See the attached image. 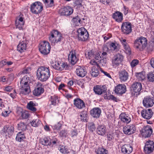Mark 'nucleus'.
<instances>
[{
	"label": "nucleus",
	"instance_id": "obj_47",
	"mask_svg": "<svg viewBox=\"0 0 154 154\" xmlns=\"http://www.w3.org/2000/svg\"><path fill=\"white\" fill-rule=\"evenodd\" d=\"M98 63V64H97L98 66H106V60L102 58Z\"/></svg>",
	"mask_w": 154,
	"mask_h": 154
},
{
	"label": "nucleus",
	"instance_id": "obj_5",
	"mask_svg": "<svg viewBox=\"0 0 154 154\" xmlns=\"http://www.w3.org/2000/svg\"><path fill=\"white\" fill-rule=\"evenodd\" d=\"M78 38L79 41H85L87 40L89 37L88 33L87 30L84 28L78 29L77 31Z\"/></svg>",
	"mask_w": 154,
	"mask_h": 154
},
{
	"label": "nucleus",
	"instance_id": "obj_30",
	"mask_svg": "<svg viewBox=\"0 0 154 154\" xmlns=\"http://www.w3.org/2000/svg\"><path fill=\"white\" fill-rule=\"evenodd\" d=\"M101 113L100 109L98 107L94 108L91 111V114L94 118H99Z\"/></svg>",
	"mask_w": 154,
	"mask_h": 154
},
{
	"label": "nucleus",
	"instance_id": "obj_36",
	"mask_svg": "<svg viewBox=\"0 0 154 154\" xmlns=\"http://www.w3.org/2000/svg\"><path fill=\"white\" fill-rule=\"evenodd\" d=\"M25 139V137L23 132H19L16 138V140L20 142L23 140Z\"/></svg>",
	"mask_w": 154,
	"mask_h": 154
},
{
	"label": "nucleus",
	"instance_id": "obj_34",
	"mask_svg": "<svg viewBox=\"0 0 154 154\" xmlns=\"http://www.w3.org/2000/svg\"><path fill=\"white\" fill-rule=\"evenodd\" d=\"M40 142L42 145L44 146H50L52 144L51 140L49 138L45 137L40 139Z\"/></svg>",
	"mask_w": 154,
	"mask_h": 154
},
{
	"label": "nucleus",
	"instance_id": "obj_20",
	"mask_svg": "<svg viewBox=\"0 0 154 154\" xmlns=\"http://www.w3.org/2000/svg\"><path fill=\"white\" fill-rule=\"evenodd\" d=\"M94 91L97 94L101 95L106 91V88L104 85H97L94 88Z\"/></svg>",
	"mask_w": 154,
	"mask_h": 154
},
{
	"label": "nucleus",
	"instance_id": "obj_41",
	"mask_svg": "<svg viewBox=\"0 0 154 154\" xmlns=\"http://www.w3.org/2000/svg\"><path fill=\"white\" fill-rule=\"evenodd\" d=\"M41 122L38 119H33V120L30 122L31 125L34 127H38L41 124Z\"/></svg>",
	"mask_w": 154,
	"mask_h": 154
},
{
	"label": "nucleus",
	"instance_id": "obj_12",
	"mask_svg": "<svg viewBox=\"0 0 154 154\" xmlns=\"http://www.w3.org/2000/svg\"><path fill=\"white\" fill-rule=\"evenodd\" d=\"M141 84L140 82H136L133 83L131 86V90L133 91L134 95H138L142 89Z\"/></svg>",
	"mask_w": 154,
	"mask_h": 154
},
{
	"label": "nucleus",
	"instance_id": "obj_25",
	"mask_svg": "<svg viewBox=\"0 0 154 154\" xmlns=\"http://www.w3.org/2000/svg\"><path fill=\"white\" fill-rule=\"evenodd\" d=\"M132 147L130 144H125L121 147L122 152L124 154H129L132 152Z\"/></svg>",
	"mask_w": 154,
	"mask_h": 154
},
{
	"label": "nucleus",
	"instance_id": "obj_43",
	"mask_svg": "<svg viewBox=\"0 0 154 154\" xmlns=\"http://www.w3.org/2000/svg\"><path fill=\"white\" fill-rule=\"evenodd\" d=\"M62 126V124L59 122L52 126V127L54 130H59L61 129Z\"/></svg>",
	"mask_w": 154,
	"mask_h": 154
},
{
	"label": "nucleus",
	"instance_id": "obj_16",
	"mask_svg": "<svg viewBox=\"0 0 154 154\" xmlns=\"http://www.w3.org/2000/svg\"><path fill=\"white\" fill-rule=\"evenodd\" d=\"M72 8L69 6H66L61 8L60 10V13L61 15L69 16L73 12Z\"/></svg>",
	"mask_w": 154,
	"mask_h": 154
},
{
	"label": "nucleus",
	"instance_id": "obj_6",
	"mask_svg": "<svg viewBox=\"0 0 154 154\" xmlns=\"http://www.w3.org/2000/svg\"><path fill=\"white\" fill-rule=\"evenodd\" d=\"M43 6L40 2H35L32 3L30 6L31 11L35 14H38L42 10Z\"/></svg>",
	"mask_w": 154,
	"mask_h": 154
},
{
	"label": "nucleus",
	"instance_id": "obj_24",
	"mask_svg": "<svg viewBox=\"0 0 154 154\" xmlns=\"http://www.w3.org/2000/svg\"><path fill=\"white\" fill-rule=\"evenodd\" d=\"M14 128L11 126H5L4 127L2 131V133H4L6 134V135H8L9 136H11L14 132Z\"/></svg>",
	"mask_w": 154,
	"mask_h": 154
},
{
	"label": "nucleus",
	"instance_id": "obj_51",
	"mask_svg": "<svg viewBox=\"0 0 154 154\" xmlns=\"http://www.w3.org/2000/svg\"><path fill=\"white\" fill-rule=\"evenodd\" d=\"M60 152L62 153H67L69 152H68V149L66 146H62L59 148Z\"/></svg>",
	"mask_w": 154,
	"mask_h": 154
},
{
	"label": "nucleus",
	"instance_id": "obj_42",
	"mask_svg": "<svg viewBox=\"0 0 154 154\" xmlns=\"http://www.w3.org/2000/svg\"><path fill=\"white\" fill-rule=\"evenodd\" d=\"M30 80L29 78L27 76H25L22 79L20 83L30 84Z\"/></svg>",
	"mask_w": 154,
	"mask_h": 154
},
{
	"label": "nucleus",
	"instance_id": "obj_10",
	"mask_svg": "<svg viewBox=\"0 0 154 154\" xmlns=\"http://www.w3.org/2000/svg\"><path fill=\"white\" fill-rule=\"evenodd\" d=\"M30 84H20L19 89L20 94L26 95L29 94L31 92Z\"/></svg>",
	"mask_w": 154,
	"mask_h": 154
},
{
	"label": "nucleus",
	"instance_id": "obj_2",
	"mask_svg": "<svg viewBox=\"0 0 154 154\" xmlns=\"http://www.w3.org/2000/svg\"><path fill=\"white\" fill-rule=\"evenodd\" d=\"M135 47L140 51H143L146 47L147 44L146 38L143 37H141L137 38L134 41Z\"/></svg>",
	"mask_w": 154,
	"mask_h": 154
},
{
	"label": "nucleus",
	"instance_id": "obj_52",
	"mask_svg": "<svg viewBox=\"0 0 154 154\" xmlns=\"http://www.w3.org/2000/svg\"><path fill=\"white\" fill-rule=\"evenodd\" d=\"M114 134L112 132L108 133L107 135V140L108 141H112L114 139Z\"/></svg>",
	"mask_w": 154,
	"mask_h": 154
},
{
	"label": "nucleus",
	"instance_id": "obj_31",
	"mask_svg": "<svg viewBox=\"0 0 154 154\" xmlns=\"http://www.w3.org/2000/svg\"><path fill=\"white\" fill-rule=\"evenodd\" d=\"M112 17L116 21L121 22L123 20V15L122 13L116 11L112 14Z\"/></svg>",
	"mask_w": 154,
	"mask_h": 154
},
{
	"label": "nucleus",
	"instance_id": "obj_40",
	"mask_svg": "<svg viewBox=\"0 0 154 154\" xmlns=\"http://www.w3.org/2000/svg\"><path fill=\"white\" fill-rule=\"evenodd\" d=\"M51 105H58L59 102V100L58 99L57 96H52L51 97Z\"/></svg>",
	"mask_w": 154,
	"mask_h": 154
},
{
	"label": "nucleus",
	"instance_id": "obj_28",
	"mask_svg": "<svg viewBox=\"0 0 154 154\" xmlns=\"http://www.w3.org/2000/svg\"><path fill=\"white\" fill-rule=\"evenodd\" d=\"M27 44V42L26 41L20 42L17 46V50L21 53L23 52L26 50Z\"/></svg>",
	"mask_w": 154,
	"mask_h": 154
},
{
	"label": "nucleus",
	"instance_id": "obj_58",
	"mask_svg": "<svg viewBox=\"0 0 154 154\" xmlns=\"http://www.w3.org/2000/svg\"><path fill=\"white\" fill-rule=\"evenodd\" d=\"M110 47L112 50H116L117 49V46H116V44L114 43H112L110 44Z\"/></svg>",
	"mask_w": 154,
	"mask_h": 154
},
{
	"label": "nucleus",
	"instance_id": "obj_49",
	"mask_svg": "<svg viewBox=\"0 0 154 154\" xmlns=\"http://www.w3.org/2000/svg\"><path fill=\"white\" fill-rule=\"evenodd\" d=\"M88 128L90 131L93 132L95 128V125L93 122H90L88 125Z\"/></svg>",
	"mask_w": 154,
	"mask_h": 154
},
{
	"label": "nucleus",
	"instance_id": "obj_60",
	"mask_svg": "<svg viewBox=\"0 0 154 154\" xmlns=\"http://www.w3.org/2000/svg\"><path fill=\"white\" fill-rule=\"evenodd\" d=\"M27 108L32 112H35L36 111V109L34 106H26Z\"/></svg>",
	"mask_w": 154,
	"mask_h": 154
},
{
	"label": "nucleus",
	"instance_id": "obj_64",
	"mask_svg": "<svg viewBox=\"0 0 154 154\" xmlns=\"http://www.w3.org/2000/svg\"><path fill=\"white\" fill-rule=\"evenodd\" d=\"M101 72L103 73L105 75H106L107 77H108L109 78H111V76L110 75V74H109V73L108 72H105L102 70H101Z\"/></svg>",
	"mask_w": 154,
	"mask_h": 154
},
{
	"label": "nucleus",
	"instance_id": "obj_45",
	"mask_svg": "<svg viewBox=\"0 0 154 154\" xmlns=\"http://www.w3.org/2000/svg\"><path fill=\"white\" fill-rule=\"evenodd\" d=\"M44 2L47 7H51L54 5L53 0H45Z\"/></svg>",
	"mask_w": 154,
	"mask_h": 154
},
{
	"label": "nucleus",
	"instance_id": "obj_15",
	"mask_svg": "<svg viewBox=\"0 0 154 154\" xmlns=\"http://www.w3.org/2000/svg\"><path fill=\"white\" fill-rule=\"evenodd\" d=\"M141 132L142 136L146 138L151 135L152 133V130L150 126L147 125L144 127L141 131Z\"/></svg>",
	"mask_w": 154,
	"mask_h": 154
},
{
	"label": "nucleus",
	"instance_id": "obj_61",
	"mask_svg": "<svg viewBox=\"0 0 154 154\" xmlns=\"http://www.w3.org/2000/svg\"><path fill=\"white\" fill-rule=\"evenodd\" d=\"M111 1V0H100V2L105 5H109Z\"/></svg>",
	"mask_w": 154,
	"mask_h": 154
},
{
	"label": "nucleus",
	"instance_id": "obj_35",
	"mask_svg": "<svg viewBox=\"0 0 154 154\" xmlns=\"http://www.w3.org/2000/svg\"><path fill=\"white\" fill-rule=\"evenodd\" d=\"M88 116L87 111H83L80 113L79 117L81 121L85 122H87Z\"/></svg>",
	"mask_w": 154,
	"mask_h": 154
},
{
	"label": "nucleus",
	"instance_id": "obj_8",
	"mask_svg": "<svg viewBox=\"0 0 154 154\" xmlns=\"http://www.w3.org/2000/svg\"><path fill=\"white\" fill-rule=\"evenodd\" d=\"M124 57L121 54L118 53L116 54L112 59L113 66H118L120 64L122 61Z\"/></svg>",
	"mask_w": 154,
	"mask_h": 154
},
{
	"label": "nucleus",
	"instance_id": "obj_54",
	"mask_svg": "<svg viewBox=\"0 0 154 154\" xmlns=\"http://www.w3.org/2000/svg\"><path fill=\"white\" fill-rule=\"evenodd\" d=\"M94 58L95 59L94 61H96L97 62V63L99 62V60L102 58L100 56V54L98 53L95 55H94Z\"/></svg>",
	"mask_w": 154,
	"mask_h": 154
},
{
	"label": "nucleus",
	"instance_id": "obj_50",
	"mask_svg": "<svg viewBox=\"0 0 154 154\" xmlns=\"http://www.w3.org/2000/svg\"><path fill=\"white\" fill-rule=\"evenodd\" d=\"M85 55L87 58L90 59L94 56V52L92 51H90L88 52H86L85 53Z\"/></svg>",
	"mask_w": 154,
	"mask_h": 154
},
{
	"label": "nucleus",
	"instance_id": "obj_37",
	"mask_svg": "<svg viewBox=\"0 0 154 154\" xmlns=\"http://www.w3.org/2000/svg\"><path fill=\"white\" fill-rule=\"evenodd\" d=\"M74 104L75 106H85L83 101L81 99L77 98L74 100Z\"/></svg>",
	"mask_w": 154,
	"mask_h": 154
},
{
	"label": "nucleus",
	"instance_id": "obj_33",
	"mask_svg": "<svg viewBox=\"0 0 154 154\" xmlns=\"http://www.w3.org/2000/svg\"><path fill=\"white\" fill-rule=\"evenodd\" d=\"M24 23V22L23 20V18L20 17L17 19L15 21V24L16 28L21 30L22 29Z\"/></svg>",
	"mask_w": 154,
	"mask_h": 154
},
{
	"label": "nucleus",
	"instance_id": "obj_57",
	"mask_svg": "<svg viewBox=\"0 0 154 154\" xmlns=\"http://www.w3.org/2000/svg\"><path fill=\"white\" fill-rule=\"evenodd\" d=\"M13 89L11 86H8L4 87V90L7 92H10Z\"/></svg>",
	"mask_w": 154,
	"mask_h": 154
},
{
	"label": "nucleus",
	"instance_id": "obj_44",
	"mask_svg": "<svg viewBox=\"0 0 154 154\" xmlns=\"http://www.w3.org/2000/svg\"><path fill=\"white\" fill-rule=\"evenodd\" d=\"M30 114L28 112L26 111H23L21 114V117L23 119H26L29 117Z\"/></svg>",
	"mask_w": 154,
	"mask_h": 154
},
{
	"label": "nucleus",
	"instance_id": "obj_14",
	"mask_svg": "<svg viewBox=\"0 0 154 154\" xmlns=\"http://www.w3.org/2000/svg\"><path fill=\"white\" fill-rule=\"evenodd\" d=\"M52 66L56 70H62L65 68L66 64L65 63L59 61H53L51 63Z\"/></svg>",
	"mask_w": 154,
	"mask_h": 154
},
{
	"label": "nucleus",
	"instance_id": "obj_19",
	"mask_svg": "<svg viewBox=\"0 0 154 154\" xmlns=\"http://www.w3.org/2000/svg\"><path fill=\"white\" fill-rule=\"evenodd\" d=\"M75 51H72L68 56V60L72 65H74L78 60Z\"/></svg>",
	"mask_w": 154,
	"mask_h": 154
},
{
	"label": "nucleus",
	"instance_id": "obj_32",
	"mask_svg": "<svg viewBox=\"0 0 154 154\" xmlns=\"http://www.w3.org/2000/svg\"><path fill=\"white\" fill-rule=\"evenodd\" d=\"M106 128L104 126L99 125L97 127V132L99 135L103 136L106 134Z\"/></svg>",
	"mask_w": 154,
	"mask_h": 154
},
{
	"label": "nucleus",
	"instance_id": "obj_38",
	"mask_svg": "<svg viewBox=\"0 0 154 154\" xmlns=\"http://www.w3.org/2000/svg\"><path fill=\"white\" fill-rule=\"evenodd\" d=\"M135 75L139 81L143 80L145 78V72H143L136 73Z\"/></svg>",
	"mask_w": 154,
	"mask_h": 154
},
{
	"label": "nucleus",
	"instance_id": "obj_4",
	"mask_svg": "<svg viewBox=\"0 0 154 154\" xmlns=\"http://www.w3.org/2000/svg\"><path fill=\"white\" fill-rule=\"evenodd\" d=\"M50 49V45L47 41H43L40 43L39 49L42 54L44 55L48 54L49 53Z\"/></svg>",
	"mask_w": 154,
	"mask_h": 154
},
{
	"label": "nucleus",
	"instance_id": "obj_55",
	"mask_svg": "<svg viewBox=\"0 0 154 154\" xmlns=\"http://www.w3.org/2000/svg\"><path fill=\"white\" fill-rule=\"evenodd\" d=\"M139 61L137 60H134L131 63L132 67H134L138 64Z\"/></svg>",
	"mask_w": 154,
	"mask_h": 154
},
{
	"label": "nucleus",
	"instance_id": "obj_7",
	"mask_svg": "<svg viewBox=\"0 0 154 154\" xmlns=\"http://www.w3.org/2000/svg\"><path fill=\"white\" fill-rule=\"evenodd\" d=\"M90 63L92 65L90 73L91 76L94 77H97L99 74L98 70L99 66L97 63L94 60H91Z\"/></svg>",
	"mask_w": 154,
	"mask_h": 154
},
{
	"label": "nucleus",
	"instance_id": "obj_59",
	"mask_svg": "<svg viewBox=\"0 0 154 154\" xmlns=\"http://www.w3.org/2000/svg\"><path fill=\"white\" fill-rule=\"evenodd\" d=\"M11 112L10 110L5 111L2 112V115L4 117H7L8 116V115Z\"/></svg>",
	"mask_w": 154,
	"mask_h": 154
},
{
	"label": "nucleus",
	"instance_id": "obj_18",
	"mask_svg": "<svg viewBox=\"0 0 154 154\" xmlns=\"http://www.w3.org/2000/svg\"><path fill=\"white\" fill-rule=\"evenodd\" d=\"M76 73L79 77H84L87 73V71L85 68L83 66H78L76 67Z\"/></svg>",
	"mask_w": 154,
	"mask_h": 154
},
{
	"label": "nucleus",
	"instance_id": "obj_62",
	"mask_svg": "<svg viewBox=\"0 0 154 154\" xmlns=\"http://www.w3.org/2000/svg\"><path fill=\"white\" fill-rule=\"evenodd\" d=\"M52 144L50 146L51 147H53V146L56 144L57 143H58V140L56 138H54L51 141Z\"/></svg>",
	"mask_w": 154,
	"mask_h": 154
},
{
	"label": "nucleus",
	"instance_id": "obj_56",
	"mask_svg": "<svg viewBox=\"0 0 154 154\" xmlns=\"http://www.w3.org/2000/svg\"><path fill=\"white\" fill-rule=\"evenodd\" d=\"M77 84L82 88H84V81L82 80H78L77 82Z\"/></svg>",
	"mask_w": 154,
	"mask_h": 154
},
{
	"label": "nucleus",
	"instance_id": "obj_29",
	"mask_svg": "<svg viewBox=\"0 0 154 154\" xmlns=\"http://www.w3.org/2000/svg\"><path fill=\"white\" fill-rule=\"evenodd\" d=\"M144 106H153L154 104V100L148 97L144 98L143 100Z\"/></svg>",
	"mask_w": 154,
	"mask_h": 154
},
{
	"label": "nucleus",
	"instance_id": "obj_53",
	"mask_svg": "<svg viewBox=\"0 0 154 154\" xmlns=\"http://www.w3.org/2000/svg\"><path fill=\"white\" fill-rule=\"evenodd\" d=\"M148 79L150 81L153 82L154 81V71L149 72L148 74Z\"/></svg>",
	"mask_w": 154,
	"mask_h": 154
},
{
	"label": "nucleus",
	"instance_id": "obj_46",
	"mask_svg": "<svg viewBox=\"0 0 154 154\" xmlns=\"http://www.w3.org/2000/svg\"><path fill=\"white\" fill-rule=\"evenodd\" d=\"M97 154H107L108 151L103 148H99L97 151Z\"/></svg>",
	"mask_w": 154,
	"mask_h": 154
},
{
	"label": "nucleus",
	"instance_id": "obj_26",
	"mask_svg": "<svg viewBox=\"0 0 154 154\" xmlns=\"http://www.w3.org/2000/svg\"><path fill=\"white\" fill-rule=\"evenodd\" d=\"M128 72L125 70H122L119 72V78L121 82L126 81L128 79Z\"/></svg>",
	"mask_w": 154,
	"mask_h": 154
},
{
	"label": "nucleus",
	"instance_id": "obj_13",
	"mask_svg": "<svg viewBox=\"0 0 154 154\" xmlns=\"http://www.w3.org/2000/svg\"><path fill=\"white\" fill-rule=\"evenodd\" d=\"M121 29L124 34H128L131 33L132 31L131 23L128 22L123 23L122 24Z\"/></svg>",
	"mask_w": 154,
	"mask_h": 154
},
{
	"label": "nucleus",
	"instance_id": "obj_1",
	"mask_svg": "<svg viewBox=\"0 0 154 154\" xmlns=\"http://www.w3.org/2000/svg\"><path fill=\"white\" fill-rule=\"evenodd\" d=\"M37 78L41 81L44 82L48 80L50 75L49 67L42 66L39 68L37 72Z\"/></svg>",
	"mask_w": 154,
	"mask_h": 154
},
{
	"label": "nucleus",
	"instance_id": "obj_21",
	"mask_svg": "<svg viewBox=\"0 0 154 154\" xmlns=\"http://www.w3.org/2000/svg\"><path fill=\"white\" fill-rule=\"evenodd\" d=\"M120 41L123 46L125 52L127 54H131V50L129 45L128 44L126 40L121 38L120 39Z\"/></svg>",
	"mask_w": 154,
	"mask_h": 154
},
{
	"label": "nucleus",
	"instance_id": "obj_3",
	"mask_svg": "<svg viewBox=\"0 0 154 154\" xmlns=\"http://www.w3.org/2000/svg\"><path fill=\"white\" fill-rule=\"evenodd\" d=\"M62 38L61 33L57 30H54L50 33L49 41L52 45H54L56 43L60 42Z\"/></svg>",
	"mask_w": 154,
	"mask_h": 154
},
{
	"label": "nucleus",
	"instance_id": "obj_22",
	"mask_svg": "<svg viewBox=\"0 0 154 154\" xmlns=\"http://www.w3.org/2000/svg\"><path fill=\"white\" fill-rule=\"evenodd\" d=\"M44 91L43 86L40 83L38 84L37 87L33 91V94L35 96H38L43 93Z\"/></svg>",
	"mask_w": 154,
	"mask_h": 154
},
{
	"label": "nucleus",
	"instance_id": "obj_48",
	"mask_svg": "<svg viewBox=\"0 0 154 154\" xmlns=\"http://www.w3.org/2000/svg\"><path fill=\"white\" fill-rule=\"evenodd\" d=\"M59 136L61 137H66L67 136V132L66 130L63 129L59 132Z\"/></svg>",
	"mask_w": 154,
	"mask_h": 154
},
{
	"label": "nucleus",
	"instance_id": "obj_9",
	"mask_svg": "<svg viewBox=\"0 0 154 154\" xmlns=\"http://www.w3.org/2000/svg\"><path fill=\"white\" fill-rule=\"evenodd\" d=\"M136 130L135 127L133 124L126 125L124 127L123 129L124 133L127 135H130L134 133Z\"/></svg>",
	"mask_w": 154,
	"mask_h": 154
},
{
	"label": "nucleus",
	"instance_id": "obj_17",
	"mask_svg": "<svg viewBox=\"0 0 154 154\" xmlns=\"http://www.w3.org/2000/svg\"><path fill=\"white\" fill-rule=\"evenodd\" d=\"M141 114L143 118L147 119H149L152 116L153 112L151 109H144L141 111Z\"/></svg>",
	"mask_w": 154,
	"mask_h": 154
},
{
	"label": "nucleus",
	"instance_id": "obj_27",
	"mask_svg": "<svg viewBox=\"0 0 154 154\" xmlns=\"http://www.w3.org/2000/svg\"><path fill=\"white\" fill-rule=\"evenodd\" d=\"M119 118L122 121L127 123H129L131 121V116L125 113H121L120 115Z\"/></svg>",
	"mask_w": 154,
	"mask_h": 154
},
{
	"label": "nucleus",
	"instance_id": "obj_63",
	"mask_svg": "<svg viewBox=\"0 0 154 154\" xmlns=\"http://www.w3.org/2000/svg\"><path fill=\"white\" fill-rule=\"evenodd\" d=\"M38 105L37 104L34 103L33 101H31L27 103V106H36Z\"/></svg>",
	"mask_w": 154,
	"mask_h": 154
},
{
	"label": "nucleus",
	"instance_id": "obj_39",
	"mask_svg": "<svg viewBox=\"0 0 154 154\" xmlns=\"http://www.w3.org/2000/svg\"><path fill=\"white\" fill-rule=\"evenodd\" d=\"M17 128L19 130L25 131L26 129L27 126L23 122H20L17 125Z\"/></svg>",
	"mask_w": 154,
	"mask_h": 154
},
{
	"label": "nucleus",
	"instance_id": "obj_11",
	"mask_svg": "<svg viewBox=\"0 0 154 154\" xmlns=\"http://www.w3.org/2000/svg\"><path fill=\"white\" fill-rule=\"evenodd\" d=\"M154 149V143L152 141L149 140L145 143L144 150L146 154H149L153 152Z\"/></svg>",
	"mask_w": 154,
	"mask_h": 154
},
{
	"label": "nucleus",
	"instance_id": "obj_23",
	"mask_svg": "<svg viewBox=\"0 0 154 154\" xmlns=\"http://www.w3.org/2000/svg\"><path fill=\"white\" fill-rule=\"evenodd\" d=\"M126 90V87L124 85L119 84L115 88V92L118 94H122L124 93Z\"/></svg>",
	"mask_w": 154,
	"mask_h": 154
}]
</instances>
